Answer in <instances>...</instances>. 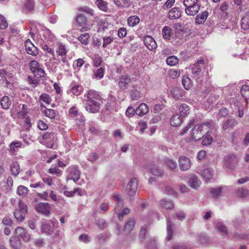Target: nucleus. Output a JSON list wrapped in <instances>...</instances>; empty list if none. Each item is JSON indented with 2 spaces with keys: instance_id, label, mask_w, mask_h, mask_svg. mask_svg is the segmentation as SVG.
<instances>
[{
  "instance_id": "nucleus-30",
  "label": "nucleus",
  "mask_w": 249,
  "mask_h": 249,
  "mask_svg": "<svg viewBox=\"0 0 249 249\" xmlns=\"http://www.w3.org/2000/svg\"><path fill=\"white\" fill-rule=\"evenodd\" d=\"M241 27L244 30L249 29V13L244 14L241 19Z\"/></svg>"
},
{
  "instance_id": "nucleus-29",
  "label": "nucleus",
  "mask_w": 249,
  "mask_h": 249,
  "mask_svg": "<svg viewBox=\"0 0 249 249\" xmlns=\"http://www.w3.org/2000/svg\"><path fill=\"white\" fill-rule=\"evenodd\" d=\"M237 122L234 119H229L223 124V129L224 130H229L233 128L236 125Z\"/></svg>"
},
{
  "instance_id": "nucleus-50",
  "label": "nucleus",
  "mask_w": 249,
  "mask_h": 249,
  "mask_svg": "<svg viewBox=\"0 0 249 249\" xmlns=\"http://www.w3.org/2000/svg\"><path fill=\"white\" fill-rule=\"evenodd\" d=\"M215 228L222 234H227L228 232L226 227L221 222H217L216 223Z\"/></svg>"
},
{
  "instance_id": "nucleus-60",
  "label": "nucleus",
  "mask_w": 249,
  "mask_h": 249,
  "mask_svg": "<svg viewBox=\"0 0 249 249\" xmlns=\"http://www.w3.org/2000/svg\"><path fill=\"white\" fill-rule=\"evenodd\" d=\"M147 249H157V242L153 239H149L146 242Z\"/></svg>"
},
{
  "instance_id": "nucleus-55",
  "label": "nucleus",
  "mask_w": 249,
  "mask_h": 249,
  "mask_svg": "<svg viewBox=\"0 0 249 249\" xmlns=\"http://www.w3.org/2000/svg\"><path fill=\"white\" fill-rule=\"evenodd\" d=\"M222 189V187L212 188L210 189V192L213 194V197H219L221 195Z\"/></svg>"
},
{
  "instance_id": "nucleus-42",
  "label": "nucleus",
  "mask_w": 249,
  "mask_h": 249,
  "mask_svg": "<svg viewBox=\"0 0 249 249\" xmlns=\"http://www.w3.org/2000/svg\"><path fill=\"white\" fill-rule=\"evenodd\" d=\"M173 224L172 223L170 219H167V236L166 238L170 240L173 235V231L172 229V227Z\"/></svg>"
},
{
  "instance_id": "nucleus-44",
  "label": "nucleus",
  "mask_w": 249,
  "mask_h": 249,
  "mask_svg": "<svg viewBox=\"0 0 249 249\" xmlns=\"http://www.w3.org/2000/svg\"><path fill=\"white\" fill-rule=\"evenodd\" d=\"M135 223V221L133 218H129L125 223V225L124 227V230L127 231L128 232H130L134 228Z\"/></svg>"
},
{
  "instance_id": "nucleus-12",
  "label": "nucleus",
  "mask_w": 249,
  "mask_h": 249,
  "mask_svg": "<svg viewBox=\"0 0 249 249\" xmlns=\"http://www.w3.org/2000/svg\"><path fill=\"white\" fill-rule=\"evenodd\" d=\"M35 209L37 213L46 216L50 214L51 207L48 203H39L36 205Z\"/></svg>"
},
{
  "instance_id": "nucleus-8",
  "label": "nucleus",
  "mask_w": 249,
  "mask_h": 249,
  "mask_svg": "<svg viewBox=\"0 0 249 249\" xmlns=\"http://www.w3.org/2000/svg\"><path fill=\"white\" fill-rule=\"evenodd\" d=\"M68 175L67 178L73 180L74 182H76L80 178L81 172L78 167L75 166H71L67 169Z\"/></svg>"
},
{
  "instance_id": "nucleus-43",
  "label": "nucleus",
  "mask_w": 249,
  "mask_h": 249,
  "mask_svg": "<svg viewBox=\"0 0 249 249\" xmlns=\"http://www.w3.org/2000/svg\"><path fill=\"white\" fill-rule=\"evenodd\" d=\"M77 193L78 195L81 196L83 194V191L79 188H74L72 191H65L64 192V195L67 197H72L75 193Z\"/></svg>"
},
{
  "instance_id": "nucleus-4",
  "label": "nucleus",
  "mask_w": 249,
  "mask_h": 249,
  "mask_svg": "<svg viewBox=\"0 0 249 249\" xmlns=\"http://www.w3.org/2000/svg\"><path fill=\"white\" fill-rule=\"evenodd\" d=\"M55 53L57 57H61V61L63 63L66 64L67 67L69 68V63L67 57L68 50L66 46L63 44L62 43H58V46L55 50Z\"/></svg>"
},
{
  "instance_id": "nucleus-40",
  "label": "nucleus",
  "mask_w": 249,
  "mask_h": 249,
  "mask_svg": "<svg viewBox=\"0 0 249 249\" xmlns=\"http://www.w3.org/2000/svg\"><path fill=\"white\" fill-rule=\"evenodd\" d=\"M189 107L188 106L185 104H181L179 107V111L180 115L182 117H185L189 113Z\"/></svg>"
},
{
  "instance_id": "nucleus-16",
  "label": "nucleus",
  "mask_w": 249,
  "mask_h": 249,
  "mask_svg": "<svg viewBox=\"0 0 249 249\" xmlns=\"http://www.w3.org/2000/svg\"><path fill=\"white\" fill-rule=\"evenodd\" d=\"M179 166L181 170L187 171L189 170L191 166V160L185 156H181L178 160Z\"/></svg>"
},
{
  "instance_id": "nucleus-56",
  "label": "nucleus",
  "mask_w": 249,
  "mask_h": 249,
  "mask_svg": "<svg viewBox=\"0 0 249 249\" xmlns=\"http://www.w3.org/2000/svg\"><path fill=\"white\" fill-rule=\"evenodd\" d=\"M105 70L101 67L96 70L94 72V75L96 78L101 79L104 77Z\"/></svg>"
},
{
  "instance_id": "nucleus-32",
  "label": "nucleus",
  "mask_w": 249,
  "mask_h": 249,
  "mask_svg": "<svg viewBox=\"0 0 249 249\" xmlns=\"http://www.w3.org/2000/svg\"><path fill=\"white\" fill-rule=\"evenodd\" d=\"M182 118L177 114L173 115L170 120L171 124L175 127L179 125L182 123Z\"/></svg>"
},
{
  "instance_id": "nucleus-58",
  "label": "nucleus",
  "mask_w": 249,
  "mask_h": 249,
  "mask_svg": "<svg viewBox=\"0 0 249 249\" xmlns=\"http://www.w3.org/2000/svg\"><path fill=\"white\" fill-rule=\"evenodd\" d=\"M28 188L22 185L19 186L17 189V193L20 196H25L28 193Z\"/></svg>"
},
{
  "instance_id": "nucleus-23",
  "label": "nucleus",
  "mask_w": 249,
  "mask_h": 249,
  "mask_svg": "<svg viewBox=\"0 0 249 249\" xmlns=\"http://www.w3.org/2000/svg\"><path fill=\"white\" fill-rule=\"evenodd\" d=\"M188 184L190 187L196 189L200 186L201 181L196 176L193 175L189 179Z\"/></svg>"
},
{
  "instance_id": "nucleus-19",
  "label": "nucleus",
  "mask_w": 249,
  "mask_h": 249,
  "mask_svg": "<svg viewBox=\"0 0 249 249\" xmlns=\"http://www.w3.org/2000/svg\"><path fill=\"white\" fill-rule=\"evenodd\" d=\"M76 21L79 27H82L80 30L82 32L87 30V19L85 16L79 14L76 17Z\"/></svg>"
},
{
  "instance_id": "nucleus-59",
  "label": "nucleus",
  "mask_w": 249,
  "mask_h": 249,
  "mask_svg": "<svg viewBox=\"0 0 249 249\" xmlns=\"http://www.w3.org/2000/svg\"><path fill=\"white\" fill-rule=\"evenodd\" d=\"M213 141V137L210 135H207L203 138L202 141V144L203 145L207 146L211 144Z\"/></svg>"
},
{
  "instance_id": "nucleus-51",
  "label": "nucleus",
  "mask_w": 249,
  "mask_h": 249,
  "mask_svg": "<svg viewBox=\"0 0 249 249\" xmlns=\"http://www.w3.org/2000/svg\"><path fill=\"white\" fill-rule=\"evenodd\" d=\"M42 48L44 51H46L48 53H49L50 54H51L52 55V56H53L52 58H53V60H58V61H60V60H59V58H56L55 57L53 50L51 49V48H49V46L47 45H46V44H42Z\"/></svg>"
},
{
  "instance_id": "nucleus-47",
  "label": "nucleus",
  "mask_w": 249,
  "mask_h": 249,
  "mask_svg": "<svg viewBox=\"0 0 249 249\" xmlns=\"http://www.w3.org/2000/svg\"><path fill=\"white\" fill-rule=\"evenodd\" d=\"M182 85L186 89H189L192 86V80L188 76H184L182 79Z\"/></svg>"
},
{
  "instance_id": "nucleus-54",
  "label": "nucleus",
  "mask_w": 249,
  "mask_h": 249,
  "mask_svg": "<svg viewBox=\"0 0 249 249\" xmlns=\"http://www.w3.org/2000/svg\"><path fill=\"white\" fill-rule=\"evenodd\" d=\"M147 231V227L146 225H144L141 228L139 235V239L141 241H143L145 239L146 236Z\"/></svg>"
},
{
  "instance_id": "nucleus-38",
  "label": "nucleus",
  "mask_w": 249,
  "mask_h": 249,
  "mask_svg": "<svg viewBox=\"0 0 249 249\" xmlns=\"http://www.w3.org/2000/svg\"><path fill=\"white\" fill-rule=\"evenodd\" d=\"M11 101L8 96H4L0 100V105L4 109H8L11 105Z\"/></svg>"
},
{
  "instance_id": "nucleus-7",
  "label": "nucleus",
  "mask_w": 249,
  "mask_h": 249,
  "mask_svg": "<svg viewBox=\"0 0 249 249\" xmlns=\"http://www.w3.org/2000/svg\"><path fill=\"white\" fill-rule=\"evenodd\" d=\"M100 101L90 100L86 101L85 108L90 113H95L98 112L100 109L101 104Z\"/></svg>"
},
{
  "instance_id": "nucleus-20",
  "label": "nucleus",
  "mask_w": 249,
  "mask_h": 249,
  "mask_svg": "<svg viewBox=\"0 0 249 249\" xmlns=\"http://www.w3.org/2000/svg\"><path fill=\"white\" fill-rule=\"evenodd\" d=\"M143 41L146 47L150 50H153L157 47L156 41L150 36H147L144 37Z\"/></svg>"
},
{
  "instance_id": "nucleus-49",
  "label": "nucleus",
  "mask_w": 249,
  "mask_h": 249,
  "mask_svg": "<svg viewBox=\"0 0 249 249\" xmlns=\"http://www.w3.org/2000/svg\"><path fill=\"white\" fill-rule=\"evenodd\" d=\"M240 92L245 99H249V86L246 84L243 85L241 88Z\"/></svg>"
},
{
  "instance_id": "nucleus-2",
  "label": "nucleus",
  "mask_w": 249,
  "mask_h": 249,
  "mask_svg": "<svg viewBox=\"0 0 249 249\" xmlns=\"http://www.w3.org/2000/svg\"><path fill=\"white\" fill-rule=\"evenodd\" d=\"M138 187V180L136 178H132L128 183L125 189L126 193L128 196L127 197L131 201L134 200Z\"/></svg>"
},
{
  "instance_id": "nucleus-18",
  "label": "nucleus",
  "mask_w": 249,
  "mask_h": 249,
  "mask_svg": "<svg viewBox=\"0 0 249 249\" xmlns=\"http://www.w3.org/2000/svg\"><path fill=\"white\" fill-rule=\"evenodd\" d=\"M182 11L178 7L171 9L168 13V18L170 19H178L181 16Z\"/></svg>"
},
{
  "instance_id": "nucleus-1",
  "label": "nucleus",
  "mask_w": 249,
  "mask_h": 249,
  "mask_svg": "<svg viewBox=\"0 0 249 249\" xmlns=\"http://www.w3.org/2000/svg\"><path fill=\"white\" fill-rule=\"evenodd\" d=\"M27 206L22 201L20 200L18 202V208L17 209L14 213V216L18 222H22L27 213Z\"/></svg>"
},
{
  "instance_id": "nucleus-48",
  "label": "nucleus",
  "mask_w": 249,
  "mask_h": 249,
  "mask_svg": "<svg viewBox=\"0 0 249 249\" xmlns=\"http://www.w3.org/2000/svg\"><path fill=\"white\" fill-rule=\"evenodd\" d=\"M178 58L174 55L170 56L166 59V63L170 66H175L178 63Z\"/></svg>"
},
{
  "instance_id": "nucleus-61",
  "label": "nucleus",
  "mask_w": 249,
  "mask_h": 249,
  "mask_svg": "<svg viewBox=\"0 0 249 249\" xmlns=\"http://www.w3.org/2000/svg\"><path fill=\"white\" fill-rule=\"evenodd\" d=\"M35 6V3L33 0H27L25 4L24 7L27 11H31L34 9Z\"/></svg>"
},
{
  "instance_id": "nucleus-5",
  "label": "nucleus",
  "mask_w": 249,
  "mask_h": 249,
  "mask_svg": "<svg viewBox=\"0 0 249 249\" xmlns=\"http://www.w3.org/2000/svg\"><path fill=\"white\" fill-rule=\"evenodd\" d=\"M206 68L203 59L197 60L196 62L191 66V69L192 74L195 76H197L200 74V73L204 70Z\"/></svg>"
},
{
  "instance_id": "nucleus-39",
  "label": "nucleus",
  "mask_w": 249,
  "mask_h": 249,
  "mask_svg": "<svg viewBox=\"0 0 249 249\" xmlns=\"http://www.w3.org/2000/svg\"><path fill=\"white\" fill-rule=\"evenodd\" d=\"M162 36L164 39L169 40L171 38V35H172V29L169 26H164L162 30Z\"/></svg>"
},
{
  "instance_id": "nucleus-41",
  "label": "nucleus",
  "mask_w": 249,
  "mask_h": 249,
  "mask_svg": "<svg viewBox=\"0 0 249 249\" xmlns=\"http://www.w3.org/2000/svg\"><path fill=\"white\" fill-rule=\"evenodd\" d=\"M140 18L137 16H132L127 18V24L130 27H134L139 23Z\"/></svg>"
},
{
  "instance_id": "nucleus-31",
  "label": "nucleus",
  "mask_w": 249,
  "mask_h": 249,
  "mask_svg": "<svg viewBox=\"0 0 249 249\" xmlns=\"http://www.w3.org/2000/svg\"><path fill=\"white\" fill-rule=\"evenodd\" d=\"M83 90V86L79 84H75L71 86L70 89V92L75 96H78L80 95Z\"/></svg>"
},
{
  "instance_id": "nucleus-45",
  "label": "nucleus",
  "mask_w": 249,
  "mask_h": 249,
  "mask_svg": "<svg viewBox=\"0 0 249 249\" xmlns=\"http://www.w3.org/2000/svg\"><path fill=\"white\" fill-rule=\"evenodd\" d=\"M10 170L12 175L16 177L19 174V165L18 162H13L10 166Z\"/></svg>"
},
{
  "instance_id": "nucleus-63",
  "label": "nucleus",
  "mask_w": 249,
  "mask_h": 249,
  "mask_svg": "<svg viewBox=\"0 0 249 249\" xmlns=\"http://www.w3.org/2000/svg\"><path fill=\"white\" fill-rule=\"evenodd\" d=\"M27 82L29 84L32 85L33 88L36 87L39 83V81L36 79H34L31 76H28L27 78Z\"/></svg>"
},
{
  "instance_id": "nucleus-36",
  "label": "nucleus",
  "mask_w": 249,
  "mask_h": 249,
  "mask_svg": "<svg viewBox=\"0 0 249 249\" xmlns=\"http://www.w3.org/2000/svg\"><path fill=\"white\" fill-rule=\"evenodd\" d=\"M113 2L119 8H128L131 4L129 0H113Z\"/></svg>"
},
{
  "instance_id": "nucleus-14",
  "label": "nucleus",
  "mask_w": 249,
  "mask_h": 249,
  "mask_svg": "<svg viewBox=\"0 0 249 249\" xmlns=\"http://www.w3.org/2000/svg\"><path fill=\"white\" fill-rule=\"evenodd\" d=\"M224 167L227 169H233L238 161L237 158L233 155H229L224 159Z\"/></svg>"
},
{
  "instance_id": "nucleus-57",
  "label": "nucleus",
  "mask_w": 249,
  "mask_h": 249,
  "mask_svg": "<svg viewBox=\"0 0 249 249\" xmlns=\"http://www.w3.org/2000/svg\"><path fill=\"white\" fill-rule=\"evenodd\" d=\"M114 38L113 36H104L103 37V47L104 48L107 47L109 44H110L111 42H112L114 40Z\"/></svg>"
},
{
  "instance_id": "nucleus-53",
  "label": "nucleus",
  "mask_w": 249,
  "mask_h": 249,
  "mask_svg": "<svg viewBox=\"0 0 249 249\" xmlns=\"http://www.w3.org/2000/svg\"><path fill=\"white\" fill-rule=\"evenodd\" d=\"M163 162L165 163L171 169H174L177 167L176 162L172 160L169 159L168 158H165L163 159Z\"/></svg>"
},
{
  "instance_id": "nucleus-9",
  "label": "nucleus",
  "mask_w": 249,
  "mask_h": 249,
  "mask_svg": "<svg viewBox=\"0 0 249 249\" xmlns=\"http://www.w3.org/2000/svg\"><path fill=\"white\" fill-rule=\"evenodd\" d=\"M202 126L200 125L199 124L195 125L191 130L192 138L195 141L200 140L204 136Z\"/></svg>"
},
{
  "instance_id": "nucleus-35",
  "label": "nucleus",
  "mask_w": 249,
  "mask_h": 249,
  "mask_svg": "<svg viewBox=\"0 0 249 249\" xmlns=\"http://www.w3.org/2000/svg\"><path fill=\"white\" fill-rule=\"evenodd\" d=\"M22 143L20 142H12L9 145V151L12 154H14L19 148H21Z\"/></svg>"
},
{
  "instance_id": "nucleus-6",
  "label": "nucleus",
  "mask_w": 249,
  "mask_h": 249,
  "mask_svg": "<svg viewBox=\"0 0 249 249\" xmlns=\"http://www.w3.org/2000/svg\"><path fill=\"white\" fill-rule=\"evenodd\" d=\"M56 133L53 132H47L42 136L44 144L50 148H53L55 141Z\"/></svg>"
},
{
  "instance_id": "nucleus-26",
  "label": "nucleus",
  "mask_w": 249,
  "mask_h": 249,
  "mask_svg": "<svg viewBox=\"0 0 249 249\" xmlns=\"http://www.w3.org/2000/svg\"><path fill=\"white\" fill-rule=\"evenodd\" d=\"M201 175L206 181H207L213 178L214 175L213 170L211 168H205L201 172Z\"/></svg>"
},
{
  "instance_id": "nucleus-62",
  "label": "nucleus",
  "mask_w": 249,
  "mask_h": 249,
  "mask_svg": "<svg viewBox=\"0 0 249 249\" xmlns=\"http://www.w3.org/2000/svg\"><path fill=\"white\" fill-rule=\"evenodd\" d=\"M85 121V117L82 114H79L75 119V122L79 126H82L84 124Z\"/></svg>"
},
{
  "instance_id": "nucleus-25",
  "label": "nucleus",
  "mask_w": 249,
  "mask_h": 249,
  "mask_svg": "<svg viewBox=\"0 0 249 249\" xmlns=\"http://www.w3.org/2000/svg\"><path fill=\"white\" fill-rule=\"evenodd\" d=\"M209 13L208 11H204L201 14L197 15L196 18V24H202L207 19Z\"/></svg>"
},
{
  "instance_id": "nucleus-24",
  "label": "nucleus",
  "mask_w": 249,
  "mask_h": 249,
  "mask_svg": "<svg viewBox=\"0 0 249 249\" xmlns=\"http://www.w3.org/2000/svg\"><path fill=\"white\" fill-rule=\"evenodd\" d=\"M149 171L152 175L157 177H162L164 174V172L162 169L155 165L150 166Z\"/></svg>"
},
{
  "instance_id": "nucleus-13",
  "label": "nucleus",
  "mask_w": 249,
  "mask_h": 249,
  "mask_svg": "<svg viewBox=\"0 0 249 249\" xmlns=\"http://www.w3.org/2000/svg\"><path fill=\"white\" fill-rule=\"evenodd\" d=\"M16 236L20 237L24 242H28L31 239V236L26 230L21 227H17L15 231Z\"/></svg>"
},
{
  "instance_id": "nucleus-28",
  "label": "nucleus",
  "mask_w": 249,
  "mask_h": 249,
  "mask_svg": "<svg viewBox=\"0 0 249 249\" xmlns=\"http://www.w3.org/2000/svg\"><path fill=\"white\" fill-rule=\"evenodd\" d=\"M54 227V223L53 221L50 222L49 223H45L42 225L41 230L45 233L51 234V232L53 230Z\"/></svg>"
},
{
  "instance_id": "nucleus-3",
  "label": "nucleus",
  "mask_w": 249,
  "mask_h": 249,
  "mask_svg": "<svg viewBox=\"0 0 249 249\" xmlns=\"http://www.w3.org/2000/svg\"><path fill=\"white\" fill-rule=\"evenodd\" d=\"M29 66L31 71L35 76L39 78H44L46 76L45 71L40 67L37 61H31L29 63Z\"/></svg>"
},
{
  "instance_id": "nucleus-37",
  "label": "nucleus",
  "mask_w": 249,
  "mask_h": 249,
  "mask_svg": "<svg viewBox=\"0 0 249 249\" xmlns=\"http://www.w3.org/2000/svg\"><path fill=\"white\" fill-rule=\"evenodd\" d=\"M183 90L178 88H174L171 91L172 97L175 99H179L183 95Z\"/></svg>"
},
{
  "instance_id": "nucleus-34",
  "label": "nucleus",
  "mask_w": 249,
  "mask_h": 249,
  "mask_svg": "<svg viewBox=\"0 0 249 249\" xmlns=\"http://www.w3.org/2000/svg\"><path fill=\"white\" fill-rule=\"evenodd\" d=\"M160 206L166 210L172 209L174 208V203L172 200L163 199L160 201Z\"/></svg>"
},
{
  "instance_id": "nucleus-46",
  "label": "nucleus",
  "mask_w": 249,
  "mask_h": 249,
  "mask_svg": "<svg viewBox=\"0 0 249 249\" xmlns=\"http://www.w3.org/2000/svg\"><path fill=\"white\" fill-rule=\"evenodd\" d=\"M44 109L42 111L46 117L52 119L55 118L56 113L54 110L52 109H48L45 107H44Z\"/></svg>"
},
{
  "instance_id": "nucleus-10",
  "label": "nucleus",
  "mask_w": 249,
  "mask_h": 249,
  "mask_svg": "<svg viewBox=\"0 0 249 249\" xmlns=\"http://www.w3.org/2000/svg\"><path fill=\"white\" fill-rule=\"evenodd\" d=\"M199 125L203 126V132H204V135L212 133L216 129L215 124L212 120L205 121L199 124Z\"/></svg>"
},
{
  "instance_id": "nucleus-17",
  "label": "nucleus",
  "mask_w": 249,
  "mask_h": 249,
  "mask_svg": "<svg viewBox=\"0 0 249 249\" xmlns=\"http://www.w3.org/2000/svg\"><path fill=\"white\" fill-rule=\"evenodd\" d=\"M131 82V78L127 75H122L120 77L118 83L119 87L122 90H125L128 88V84Z\"/></svg>"
},
{
  "instance_id": "nucleus-22",
  "label": "nucleus",
  "mask_w": 249,
  "mask_h": 249,
  "mask_svg": "<svg viewBox=\"0 0 249 249\" xmlns=\"http://www.w3.org/2000/svg\"><path fill=\"white\" fill-rule=\"evenodd\" d=\"M136 114L139 116H142L147 114L149 111L148 106L145 103H142L136 109Z\"/></svg>"
},
{
  "instance_id": "nucleus-33",
  "label": "nucleus",
  "mask_w": 249,
  "mask_h": 249,
  "mask_svg": "<svg viewBox=\"0 0 249 249\" xmlns=\"http://www.w3.org/2000/svg\"><path fill=\"white\" fill-rule=\"evenodd\" d=\"M95 4L99 9L104 12H107L109 11L108 3L104 0H96Z\"/></svg>"
},
{
  "instance_id": "nucleus-64",
  "label": "nucleus",
  "mask_w": 249,
  "mask_h": 249,
  "mask_svg": "<svg viewBox=\"0 0 249 249\" xmlns=\"http://www.w3.org/2000/svg\"><path fill=\"white\" fill-rule=\"evenodd\" d=\"M136 112V109H134L132 107L129 106L126 111L125 114L128 117L131 118L134 115Z\"/></svg>"
},
{
  "instance_id": "nucleus-27",
  "label": "nucleus",
  "mask_w": 249,
  "mask_h": 249,
  "mask_svg": "<svg viewBox=\"0 0 249 249\" xmlns=\"http://www.w3.org/2000/svg\"><path fill=\"white\" fill-rule=\"evenodd\" d=\"M10 244L12 248L14 249H20L21 247V242L20 239L18 237L12 236L10 239Z\"/></svg>"
},
{
  "instance_id": "nucleus-21",
  "label": "nucleus",
  "mask_w": 249,
  "mask_h": 249,
  "mask_svg": "<svg viewBox=\"0 0 249 249\" xmlns=\"http://www.w3.org/2000/svg\"><path fill=\"white\" fill-rule=\"evenodd\" d=\"M85 97H87V99L86 101L90 100H96L100 101L101 96L97 92L93 90H89L86 94H85Z\"/></svg>"
},
{
  "instance_id": "nucleus-52",
  "label": "nucleus",
  "mask_w": 249,
  "mask_h": 249,
  "mask_svg": "<svg viewBox=\"0 0 249 249\" xmlns=\"http://www.w3.org/2000/svg\"><path fill=\"white\" fill-rule=\"evenodd\" d=\"M89 35L88 33H85L80 35L78 37V40L83 44L87 45L89 42Z\"/></svg>"
},
{
  "instance_id": "nucleus-11",
  "label": "nucleus",
  "mask_w": 249,
  "mask_h": 249,
  "mask_svg": "<svg viewBox=\"0 0 249 249\" xmlns=\"http://www.w3.org/2000/svg\"><path fill=\"white\" fill-rule=\"evenodd\" d=\"M185 7V11L187 15L195 16L199 12L200 4L199 3L198 0H196L194 3L189 4Z\"/></svg>"
},
{
  "instance_id": "nucleus-15",
  "label": "nucleus",
  "mask_w": 249,
  "mask_h": 249,
  "mask_svg": "<svg viewBox=\"0 0 249 249\" xmlns=\"http://www.w3.org/2000/svg\"><path fill=\"white\" fill-rule=\"evenodd\" d=\"M25 50L27 53L33 56H36L38 53L37 48L34 45L30 39L25 42Z\"/></svg>"
}]
</instances>
